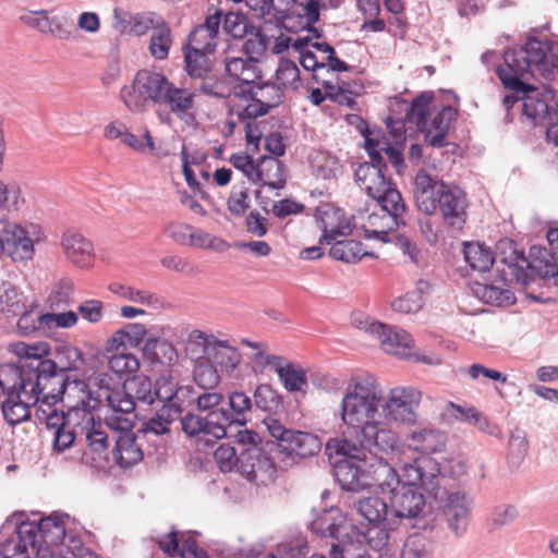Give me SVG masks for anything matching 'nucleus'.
I'll list each match as a JSON object with an SVG mask.
<instances>
[{"mask_svg": "<svg viewBox=\"0 0 558 558\" xmlns=\"http://www.w3.org/2000/svg\"><path fill=\"white\" fill-rule=\"evenodd\" d=\"M413 196L421 213L439 214L444 223L451 228L461 229L466 221V193L425 169H420L414 177Z\"/></svg>", "mask_w": 558, "mask_h": 558, "instance_id": "5", "label": "nucleus"}, {"mask_svg": "<svg viewBox=\"0 0 558 558\" xmlns=\"http://www.w3.org/2000/svg\"><path fill=\"white\" fill-rule=\"evenodd\" d=\"M171 31L166 22H159V25L153 31L149 50L154 58L163 60L168 57L171 47Z\"/></svg>", "mask_w": 558, "mask_h": 558, "instance_id": "52", "label": "nucleus"}, {"mask_svg": "<svg viewBox=\"0 0 558 558\" xmlns=\"http://www.w3.org/2000/svg\"><path fill=\"white\" fill-rule=\"evenodd\" d=\"M38 240V232H29L17 223H8L2 230V253L13 263L32 260L35 254V242Z\"/></svg>", "mask_w": 558, "mask_h": 558, "instance_id": "18", "label": "nucleus"}, {"mask_svg": "<svg viewBox=\"0 0 558 558\" xmlns=\"http://www.w3.org/2000/svg\"><path fill=\"white\" fill-rule=\"evenodd\" d=\"M433 100L432 93H422L416 96L407 108L405 121L422 130L426 125V116L429 110V105Z\"/></svg>", "mask_w": 558, "mask_h": 558, "instance_id": "51", "label": "nucleus"}, {"mask_svg": "<svg viewBox=\"0 0 558 558\" xmlns=\"http://www.w3.org/2000/svg\"><path fill=\"white\" fill-rule=\"evenodd\" d=\"M380 396L371 379H353L340 404V417L348 430L343 438H332L326 451L332 454L364 456L372 448H396L398 436L380 420Z\"/></svg>", "mask_w": 558, "mask_h": 558, "instance_id": "2", "label": "nucleus"}, {"mask_svg": "<svg viewBox=\"0 0 558 558\" xmlns=\"http://www.w3.org/2000/svg\"><path fill=\"white\" fill-rule=\"evenodd\" d=\"M281 397L270 385L260 384L254 391V405L263 411H276L281 405Z\"/></svg>", "mask_w": 558, "mask_h": 558, "instance_id": "56", "label": "nucleus"}, {"mask_svg": "<svg viewBox=\"0 0 558 558\" xmlns=\"http://www.w3.org/2000/svg\"><path fill=\"white\" fill-rule=\"evenodd\" d=\"M123 385L135 402L137 401L146 405L154 404V383L149 377L136 375L131 379H125Z\"/></svg>", "mask_w": 558, "mask_h": 558, "instance_id": "49", "label": "nucleus"}, {"mask_svg": "<svg viewBox=\"0 0 558 558\" xmlns=\"http://www.w3.org/2000/svg\"><path fill=\"white\" fill-rule=\"evenodd\" d=\"M24 308L23 294L12 283L2 282L0 284V312L15 316Z\"/></svg>", "mask_w": 558, "mask_h": 558, "instance_id": "50", "label": "nucleus"}, {"mask_svg": "<svg viewBox=\"0 0 558 558\" xmlns=\"http://www.w3.org/2000/svg\"><path fill=\"white\" fill-rule=\"evenodd\" d=\"M61 245L65 256L74 265L81 268H88L93 265L94 246L82 233L74 230L66 231L62 236Z\"/></svg>", "mask_w": 558, "mask_h": 558, "instance_id": "27", "label": "nucleus"}, {"mask_svg": "<svg viewBox=\"0 0 558 558\" xmlns=\"http://www.w3.org/2000/svg\"><path fill=\"white\" fill-rule=\"evenodd\" d=\"M240 89L234 92L236 97H242L246 100H257L264 107H267V110L278 107L283 100V92L275 83H265L257 86L251 85L247 89L242 87Z\"/></svg>", "mask_w": 558, "mask_h": 558, "instance_id": "36", "label": "nucleus"}, {"mask_svg": "<svg viewBox=\"0 0 558 558\" xmlns=\"http://www.w3.org/2000/svg\"><path fill=\"white\" fill-rule=\"evenodd\" d=\"M473 507V499L464 492L449 493L442 506L447 527L457 536L465 534Z\"/></svg>", "mask_w": 558, "mask_h": 558, "instance_id": "22", "label": "nucleus"}, {"mask_svg": "<svg viewBox=\"0 0 558 558\" xmlns=\"http://www.w3.org/2000/svg\"><path fill=\"white\" fill-rule=\"evenodd\" d=\"M112 456L121 468H129L143 459L141 446L136 442V436L125 430L116 438Z\"/></svg>", "mask_w": 558, "mask_h": 558, "instance_id": "34", "label": "nucleus"}, {"mask_svg": "<svg viewBox=\"0 0 558 558\" xmlns=\"http://www.w3.org/2000/svg\"><path fill=\"white\" fill-rule=\"evenodd\" d=\"M36 416L39 422L45 423L46 427L53 432L65 427L80 426L81 422L77 412L73 410L58 411L54 407L48 408L43 404L37 408Z\"/></svg>", "mask_w": 558, "mask_h": 558, "instance_id": "39", "label": "nucleus"}, {"mask_svg": "<svg viewBox=\"0 0 558 558\" xmlns=\"http://www.w3.org/2000/svg\"><path fill=\"white\" fill-rule=\"evenodd\" d=\"M259 167L263 171V185L274 190L283 189L286 185L284 165L275 157L263 156L259 158Z\"/></svg>", "mask_w": 558, "mask_h": 558, "instance_id": "45", "label": "nucleus"}, {"mask_svg": "<svg viewBox=\"0 0 558 558\" xmlns=\"http://www.w3.org/2000/svg\"><path fill=\"white\" fill-rule=\"evenodd\" d=\"M36 354L31 359L29 395L38 397V403L48 408L54 407L62 399V389L68 375L58 369L57 363Z\"/></svg>", "mask_w": 558, "mask_h": 558, "instance_id": "8", "label": "nucleus"}, {"mask_svg": "<svg viewBox=\"0 0 558 558\" xmlns=\"http://www.w3.org/2000/svg\"><path fill=\"white\" fill-rule=\"evenodd\" d=\"M128 301L145 305L153 311H160L166 307V301L162 296L149 290L135 287H132Z\"/></svg>", "mask_w": 558, "mask_h": 558, "instance_id": "63", "label": "nucleus"}, {"mask_svg": "<svg viewBox=\"0 0 558 558\" xmlns=\"http://www.w3.org/2000/svg\"><path fill=\"white\" fill-rule=\"evenodd\" d=\"M446 445V435L434 428H423L411 434L410 447L424 454L440 452Z\"/></svg>", "mask_w": 558, "mask_h": 558, "instance_id": "40", "label": "nucleus"}, {"mask_svg": "<svg viewBox=\"0 0 558 558\" xmlns=\"http://www.w3.org/2000/svg\"><path fill=\"white\" fill-rule=\"evenodd\" d=\"M113 16L117 27L124 33L129 32L136 36L146 34L149 29H155L159 22L163 20L154 12H143L132 14L120 9H114Z\"/></svg>", "mask_w": 558, "mask_h": 558, "instance_id": "29", "label": "nucleus"}, {"mask_svg": "<svg viewBox=\"0 0 558 558\" xmlns=\"http://www.w3.org/2000/svg\"><path fill=\"white\" fill-rule=\"evenodd\" d=\"M264 424L275 441H264L252 429L235 435L240 450V473L256 486L268 485L278 471H287L299 460L320 451L319 438L311 433L287 428L279 420L266 417Z\"/></svg>", "mask_w": 558, "mask_h": 558, "instance_id": "1", "label": "nucleus"}, {"mask_svg": "<svg viewBox=\"0 0 558 558\" xmlns=\"http://www.w3.org/2000/svg\"><path fill=\"white\" fill-rule=\"evenodd\" d=\"M194 381L204 390H213L220 383V375L217 367L206 357L198 361L193 372Z\"/></svg>", "mask_w": 558, "mask_h": 558, "instance_id": "54", "label": "nucleus"}, {"mask_svg": "<svg viewBox=\"0 0 558 558\" xmlns=\"http://www.w3.org/2000/svg\"><path fill=\"white\" fill-rule=\"evenodd\" d=\"M283 387L290 391H301L307 386V379L302 368H295L292 363L279 362L275 367Z\"/></svg>", "mask_w": 558, "mask_h": 558, "instance_id": "46", "label": "nucleus"}, {"mask_svg": "<svg viewBox=\"0 0 558 558\" xmlns=\"http://www.w3.org/2000/svg\"><path fill=\"white\" fill-rule=\"evenodd\" d=\"M190 392L189 386H180L171 375H161L154 383V402L160 401L161 407H178L179 412L184 411Z\"/></svg>", "mask_w": 558, "mask_h": 558, "instance_id": "25", "label": "nucleus"}, {"mask_svg": "<svg viewBox=\"0 0 558 558\" xmlns=\"http://www.w3.org/2000/svg\"><path fill=\"white\" fill-rule=\"evenodd\" d=\"M58 369L66 374V371L78 369L83 364V354L80 349L71 345L63 347L57 353Z\"/></svg>", "mask_w": 558, "mask_h": 558, "instance_id": "62", "label": "nucleus"}, {"mask_svg": "<svg viewBox=\"0 0 558 558\" xmlns=\"http://www.w3.org/2000/svg\"><path fill=\"white\" fill-rule=\"evenodd\" d=\"M68 514L52 513L39 521H21L20 515H12L0 527V537L10 532L14 536L1 543L3 558H54V553L70 549V536L66 533Z\"/></svg>", "mask_w": 558, "mask_h": 558, "instance_id": "3", "label": "nucleus"}, {"mask_svg": "<svg viewBox=\"0 0 558 558\" xmlns=\"http://www.w3.org/2000/svg\"><path fill=\"white\" fill-rule=\"evenodd\" d=\"M497 252L500 262L507 266L499 271L500 280L506 284L507 281H524L526 279V269L531 266L524 253L517 248L514 241L510 239L500 240L497 243Z\"/></svg>", "mask_w": 558, "mask_h": 558, "instance_id": "23", "label": "nucleus"}, {"mask_svg": "<svg viewBox=\"0 0 558 558\" xmlns=\"http://www.w3.org/2000/svg\"><path fill=\"white\" fill-rule=\"evenodd\" d=\"M276 78L281 89L298 88L300 86V70L295 62L291 60H281L276 71Z\"/></svg>", "mask_w": 558, "mask_h": 558, "instance_id": "60", "label": "nucleus"}, {"mask_svg": "<svg viewBox=\"0 0 558 558\" xmlns=\"http://www.w3.org/2000/svg\"><path fill=\"white\" fill-rule=\"evenodd\" d=\"M140 366L141 363L137 356L129 352L112 354L108 360V368L124 380L136 376Z\"/></svg>", "mask_w": 558, "mask_h": 558, "instance_id": "48", "label": "nucleus"}, {"mask_svg": "<svg viewBox=\"0 0 558 558\" xmlns=\"http://www.w3.org/2000/svg\"><path fill=\"white\" fill-rule=\"evenodd\" d=\"M421 399L422 392L412 386L390 389L386 398H380V420L384 426L392 422L413 425Z\"/></svg>", "mask_w": 558, "mask_h": 558, "instance_id": "13", "label": "nucleus"}, {"mask_svg": "<svg viewBox=\"0 0 558 558\" xmlns=\"http://www.w3.org/2000/svg\"><path fill=\"white\" fill-rule=\"evenodd\" d=\"M36 404H38V397L35 395L9 397L2 403V413L8 424L15 426L29 418V408Z\"/></svg>", "mask_w": 558, "mask_h": 558, "instance_id": "35", "label": "nucleus"}, {"mask_svg": "<svg viewBox=\"0 0 558 558\" xmlns=\"http://www.w3.org/2000/svg\"><path fill=\"white\" fill-rule=\"evenodd\" d=\"M222 29L226 34L233 38H243L248 34L250 29H254L248 25V21L244 14L236 12H228L222 16Z\"/></svg>", "mask_w": 558, "mask_h": 558, "instance_id": "59", "label": "nucleus"}, {"mask_svg": "<svg viewBox=\"0 0 558 558\" xmlns=\"http://www.w3.org/2000/svg\"><path fill=\"white\" fill-rule=\"evenodd\" d=\"M504 60L505 65L497 71L504 86L512 92H526L532 85L522 78L531 72L532 66L558 69V43L542 32L534 33L523 47L505 51Z\"/></svg>", "mask_w": 558, "mask_h": 558, "instance_id": "6", "label": "nucleus"}, {"mask_svg": "<svg viewBox=\"0 0 558 558\" xmlns=\"http://www.w3.org/2000/svg\"><path fill=\"white\" fill-rule=\"evenodd\" d=\"M320 215V222L323 229V235L319 240L320 243L331 244L329 250V255L337 259L348 264H354L363 256L369 255L363 248V244L360 241L355 240H337L338 236H344L351 233V227L349 222L338 223L335 226L333 223L328 221L330 216L339 218V210H335L333 208H328L325 210H318Z\"/></svg>", "mask_w": 558, "mask_h": 558, "instance_id": "11", "label": "nucleus"}, {"mask_svg": "<svg viewBox=\"0 0 558 558\" xmlns=\"http://www.w3.org/2000/svg\"><path fill=\"white\" fill-rule=\"evenodd\" d=\"M225 70L230 77L241 82L234 92L241 90V87L247 89L262 75L257 58L227 57Z\"/></svg>", "mask_w": 558, "mask_h": 558, "instance_id": "31", "label": "nucleus"}, {"mask_svg": "<svg viewBox=\"0 0 558 558\" xmlns=\"http://www.w3.org/2000/svg\"><path fill=\"white\" fill-rule=\"evenodd\" d=\"M183 433L194 438L198 447L209 448L228 435V418L222 412L195 413L181 415Z\"/></svg>", "mask_w": 558, "mask_h": 558, "instance_id": "12", "label": "nucleus"}, {"mask_svg": "<svg viewBox=\"0 0 558 558\" xmlns=\"http://www.w3.org/2000/svg\"><path fill=\"white\" fill-rule=\"evenodd\" d=\"M195 92L189 88L177 87L169 81L161 100L170 111L180 120L190 122L194 120Z\"/></svg>", "mask_w": 558, "mask_h": 558, "instance_id": "28", "label": "nucleus"}, {"mask_svg": "<svg viewBox=\"0 0 558 558\" xmlns=\"http://www.w3.org/2000/svg\"><path fill=\"white\" fill-rule=\"evenodd\" d=\"M192 401H195L199 413L225 411L226 398L222 393L217 391L205 390Z\"/></svg>", "mask_w": 558, "mask_h": 558, "instance_id": "61", "label": "nucleus"}, {"mask_svg": "<svg viewBox=\"0 0 558 558\" xmlns=\"http://www.w3.org/2000/svg\"><path fill=\"white\" fill-rule=\"evenodd\" d=\"M365 149L369 156V162L361 163L355 172V181L360 187L372 198L377 201L381 215L373 213L368 215V223L378 229L373 233H386L400 226H405L409 219L408 208L400 192L391 186L386 177L388 170L381 154L376 149L372 140H366Z\"/></svg>", "mask_w": 558, "mask_h": 558, "instance_id": "4", "label": "nucleus"}, {"mask_svg": "<svg viewBox=\"0 0 558 558\" xmlns=\"http://www.w3.org/2000/svg\"><path fill=\"white\" fill-rule=\"evenodd\" d=\"M240 450L239 445L235 448L229 444H222L215 450L214 458L222 472H230L234 468L240 471Z\"/></svg>", "mask_w": 558, "mask_h": 558, "instance_id": "58", "label": "nucleus"}, {"mask_svg": "<svg viewBox=\"0 0 558 558\" xmlns=\"http://www.w3.org/2000/svg\"><path fill=\"white\" fill-rule=\"evenodd\" d=\"M217 47V37L213 34H207L205 29L196 26L189 36V44L186 48L197 49L199 51L214 52Z\"/></svg>", "mask_w": 558, "mask_h": 558, "instance_id": "64", "label": "nucleus"}, {"mask_svg": "<svg viewBox=\"0 0 558 558\" xmlns=\"http://www.w3.org/2000/svg\"><path fill=\"white\" fill-rule=\"evenodd\" d=\"M74 284L65 279L59 281L53 287L48 298V304L52 311L65 310L74 304Z\"/></svg>", "mask_w": 558, "mask_h": 558, "instance_id": "53", "label": "nucleus"}, {"mask_svg": "<svg viewBox=\"0 0 558 558\" xmlns=\"http://www.w3.org/2000/svg\"><path fill=\"white\" fill-rule=\"evenodd\" d=\"M157 543L159 548L170 557L209 558L207 553L197 545L192 534H182L179 537V534L172 531L161 535Z\"/></svg>", "mask_w": 558, "mask_h": 558, "instance_id": "26", "label": "nucleus"}, {"mask_svg": "<svg viewBox=\"0 0 558 558\" xmlns=\"http://www.w3.org/2000/svg\"><path fill=\"white\" fill-rule=\"evenodd\" d=\"M187 341L192 345L202 348L204 357H206L221 372H233L242 361V354L228 340H219L213 333H206L195 329L189 333Z\"/></svg>", "mask_w": 558, "mask_h": 558, "instance_id": "14", "label": "nucleus"}, {"mask_svg": "<svg viewBox=\"0 0 558 558\" xmlns=\"http://www.w3.org/2000/svg\"><path fill=\"white\" fill-rule=\"evenodd\" d=\"M357 327L376 337L385 352L401 357L410 356L407 351L410 350L413 339L405 330L369 320L368 318H365L363 322L361 320Z\"/></svg>", "mask_w": 558, "mask_h": 558, "instance_id": "19", "label": "nucleus"}, {"mask_svg": "<svg viewBox=\"0 0 558 558\" xmlns=\"http://www.w3.org/2000/svg\"><path fill=\"white\" fill-rule=\"evenodd\" d=\"M352 538L359 541L360 545V557L356 558H369L365 554L364 543L379 554L378 558H389L390 556L389 532L377 524H373L364 533L359 531V535L354 534Z\"/></svg>", "mask_w": 558, "mask_h": 558, "instance_id": "33", "label": "nucleus"}, {"mask_svg": "<svg viewBox=\"0 0 558 558\" xmlns=\"http://www.w3.org/2000/svg\"><path fill=\"white\" fill-rule=\"evenodd\" d=\"M425 506V496L420 486L400 484L390 494V511L396 518L420 519Z\"/></svg>", "mask_w": 558, "mask_h": 558, "instance_id": "21", "label": "nucleus"}, {"mask_svg": "<svg viewBox=\"0 0 558 558\" xmlns=\"http://www.w3.org/2000/svg\"><path fill=\"white\" fill-rule=\"evenodd\" d=\"M397 448L398 446L388 450L379 447L372 448L369 452H364V456L357 457L364 459V463H366L367 488H373L381 494H391L401 484L400 474L381 457L383 453L393 452ZM350 456L356 458L353 454Z\"/></svg>", "mask_w": 558, "mask_h": 558, "instance_id": "15", "label": "nucleus"}, {"mask_svg": "<svg viewBox=\"0 0 558 558\" xmlns=\"http://www.w3.org/2000/svg\"><path fill=\"white\" fill-rule=\"evenodd\" d=\"M80 421V433L85 438L88 451L99 456L105 453L109 446L107 427L100 421H95L93 413L82 417Z\"/></svg>", "mask_w": 558, "mask_h": 558, "instance_id": "32", "label": "nucleus"}, {"mask_svg": "<svg viewBox=\"0 0 558 558\" xmlns=\"http://www.w3.org/2000/svg\"><path fill=\"white\" fill-rule=\"evenodd\" d=\"M45 34H50L61 40H71L74 38L75 27L65 15L47 14V26Z\"/></svg>", "mask_w": 558, "mask_h": 558, "instance_id": "57", "label": "nucleus"}, {"mask_svg": "<svg viewBox=\"0 0 558 558\" xmlns=\"http://www.w3.org/2000/svg\"><path fill=\"white\" fill-rule=\"evenodd\" d=\"M355 507L357 512L372 524L381 523L391 514L390 505L388 506L387 502L379 497L360 499Z\"/></svg>", "mask_w": 558, "mask_h": 558, "instance_id": "44", "label": "nucleus"}, {"mask_svg": "<svg viewBox=\"0 0 558 558\" xmlns=\"http://www.w3.org/2000/svg\"><path fill=\"white\" fill-rule=\"evenodd\" d=\"M168 83L163 74L142 70L136 73L131 86L121 89V98L130 111L143 112L149 104L161 105Z\"/></svg>", "mask_w": 558, "mask_h": 558, "instance_id": "10", "label": "nucleus"}, {"mask_svg": "<svg viewBox=\"0 0 558 558\" xmlns=\"http://www.w3.org/2000/svg\"><path fill=\"white\" fill-rule=\"evenodd\" d=\"M313 533L322 537H330L337 541L330 548L331 558L360 557L359 541L353 539L359 535L357 527L347 518L338 507L323 510L310 524Z\"/></svg>", "mask_w": 558, "mask_h": 558, "instance_id": "7", "label": "nucleus"}, {"mask_svg": "<svg viewBox=\"0 0 558 558\" xmlns=\"http://www.w3.org/2000/svg\"><path fill=\"white\" fill-rule=\"evenodd\" d=\"M210 52L185 48V70L192 78H204L211 72Z\"/></svg>", "mask_w": 558, "mask_h": 558, "instance_id": "47", "label": "nucleus"}, {"mask_svg": "<svg viewBox=\"0 0 558 558\" xmlns=\"http://www.w3.org/2000/svg\"><path fill=\"white\" fill-rule=\"evenodd\" d=\"M241 343L252 350L247 357L251 369L255 375L263 374L267 367L275 369L279 362H283V357L267 352L266 342L242 338Z\"/></svg>", "mask_w": 558, "mask_h": 558, "instance_id": "37", "label": "nucleus"}, {"mask_svg": "<svg viewBox=\"0 0 558 558\" xmlns=\"http://www.w3.org/2000/svg\"><path fill=\"white\" fill-rule=\"evenodd\" d=\"M457 111L451 106H445L422 128L425 142L434 147L441 148L447 145V136L450 123L456 118Z\"/></svg>", "mask_w": 558, "mask_h": 558, "instance_id": "30", "label": "nucleus"}, {"mask_svg": "<svg viewBox=\"0 0 558 558\" xmlns=\"http://www.w3.org/2000/svg\"><path fill=\"white\" fill-rule=\"evenodd\" d=\"M463 254L470 267L480 272L489 271L495 263L490 248L478 242L464 243Z\"/></svg>", "mask_w": 558, "mask_h": 558, "instance_id": "43", "label": "nucleus"}, {"mask_svg": "<svg viewBox=\"0 0 558 558\" xmlns=\"http://www.w3.org/2000/svg\"><path fill=\"white\" fill-rule=\"evenodd\" d=\"M472 291L477 299L490 305L507 306L515 302V295L511 290L494 283L475 282Z\"/></svg>", "mask_w": 558, "mask_h": 558, "instance_id": "41", "label": "nucleus"}, {"mask_svg": "<svg viewBox=\"0 0 558 558\" xmlns=\"http://www.w3.org/2000/svg\"><path fill=\"white\" fill-rule=\"evenodd\" d=\"M229 162L238 170H240L252 183H260L263 181V171L259 167V161L255 163L252 156L246 153L240 151L232 154Z\"/></svg>", "mask_w": 558, "mask_h": 558, "instance_id": "55", "label": "nucleus"}, {"mask_svg": "<svg viewBox=\"0 0 558 558\" xmlns=\"http://www.w3.org/2000/svg\"><path fill=\"white\" fill-rule=\"evenodd\" d=\"M98 397L100 403L104 402V405L111 412L106 417L108 425L122 432L132 427L133 422L130 416H134L136 404L124 385L113 389L100 386Z\"/></svg>", "mask_w": 558, "mask_h": 558, "instance_id": "16", "label": "nucleus"}, {"mask_svg": "<svg viewBox=\"0 0 558 558\" xmlns=\"http://www.w3.org/2000/svg\"><path fill=\"white\" fill-rule=\"evenodd\" d=\"M14 352L20 357L17 364L0 365V396L17 397L29 393L31 359L36 354L47 353L44 345H28L23 342L14 345Z\"/></svg>", "mask_w": 558, "mask_h": 558, "instance_id": "9", "label": "nucleus"}, {"mask_svg": "<svg viewBox=\"0 0 558 558\" xmlns=\"http://www.w3.org/2000/svg\"><path fill=\"white\" fill-rule=\"evenodd\" d=\"M253 408L252 399L243 391H233L226 399L225 411L229 427L233 424L244 425L246 423V413Z\"/></svg>", "mask_w": 558, "mask_h": 558, "instance_id": "42", "label": "nucleus"}, {"mask_svg": "<svg viewBox=\"0 0 558 558\" xmlns=\"http://www.w3.org/2000/svg\"><path fill=\"white\" fill-rule=\"evenodd\" d=\"M333 464V474L340 487L348 492H361L367 488L366 463L364 459L353 458L349 454Z\"/></svg>", "mask_w": 558, "mask_h": 558, "instance_id": "24", "label": "nucleus"}, {"mask_svg": "<svg viewBox=\"0 0 558 558\" xmlns=\"http://www.w3.org/2000/svg\"><path fill=\"white\" fill-rule=\"evenodd\" d=\"M515 93L522 95V111L526 118L535 123L545 119L548 120L546 138L548 143L558 146V107L551 111L548 105L549 92L539 93L532 85L526 92Z\"/></svg>", "mask_w": 558, "mask_h": 558, "instance_id": "17", "label": "nucleus"}, {"mask_svg": "<svg viewBox=\"0 0 558 558\" xmlns=\"http://www.w3.org/2000/svg\"><path fill=\"white\" fill-rule=\"evenodd\" d=\"M60 402L66 410L77 412L80 418L93 413L100 405L99 397L94 396L84 379L70 376L66 377Z\"/></svg>", "mask_w": 558, "mask_h": 558, "instance_id": "20", "label": "nucleus"}, {"mask_svg": "<svg viewBox=\"0 0 558 558\" xmlns=\"http://www.w3.org/2000/svg\"><path fill=\"white\" fill-rule=\"evenodd\" d=\"M182 413L183 412H179L178 407H161L151 417L142 424L138 433H143L144 435L153 434L156 436L169 434L172 423L179 417L181 418Z\"/></svg>", "mask_w": 558, "mask_h": 558, "instance_id": "38", "label": "nucleus"}]
</instances>
